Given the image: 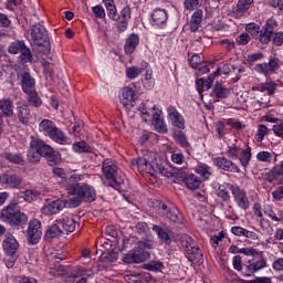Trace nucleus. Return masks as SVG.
Segmentation results:
<instances>
[{"label":"nucleus","instance_id":"f257e3e1","mask_svg":"<svg viewBox=\"0 0 283 283\" xmlns=\"http://www.w3.org/2000/svg\"><path fill=\"white\" fill-rule=\"evenodd\" d=\"M107 12V17L115 23V29L118 34L127 32L129 28V21H132V7L129 4L124 6L119 11L116 9V2L114 0H102Z\"/></svg>","mask_w":283,"mask_h":283},{"label":"nucleus","instance_id":"f03ea898","mask_svg":"<svg viewBox=\"0 0 283 283\" xmlns=\"http://www.w3.org/2000/svg\"><path fill=\"white\" fill-rule=\"evenodd\" d=\"M277 30V20L270 18L262 25L260 35L261 45H269L270 43L274 48H282L283 45V31Z\"/></svg>","mask_w":283,"mask_h":283},{"label":"nucleus","instance_id":"7ed1b4c3","mask_svg":"<svg viewBox=\"0 0 283 283\" xmlns=\"http://www.w3.org/2000/svg\"><path fill=\"white\" fill-rule=\"evenodd\" d=\"M28 40L35 48H43L42 54L50 53V36L48 29L41 23L32 24L28 30Z\"/></svg>","mask_w":283,"mask_h":283},{"label":"nucleus","instance_id":"20e7f679","mask_svg":"<svg viewBox=\"0 0 283 283\" xmlns=\"http://www.w3.org/2000/svg\"><path fill=\"white\" fill-rule=\"evenodd\" d=\"M180 244L186 251V256L192 264H202L205 262V254L202 249L198 245V242L188 234H185L180 239Z\"/></svg>","mask_w":283,"mask_h":283},{"label":"nucleus","instance_id":"39448f33","mask_svg":"<svg viewBox=\"0 0 283 283\" xmlns=\"http://www.w3.org/2000/svg\"><path fill=\"white\" fill-rule=\"evenodd\" d=\"M151 247L150 241L139 242L135 250L123 255L122 262H124V264H140L147 262L151 256V253H149Z\"/></svg>","mask_w":283,"mask_h":283},{"label":"nucleus","instance_id":"423d86ee","mask_svg":"<svg viewBox=\"0 0 283 283\" xmlns=\"http://www.w3.org/2000/svg\"><path fill=\"white\" fill-rule=\"evenodd\" d=\"M130 165L137 167L139 174H149L150 176H154V174L158 171L161 176L169 177V170H167L163 164L156 163V159L149 161L145 157H138L132 159Z\"/></svg>","mask_w":283,"mask_h":283},{"label":"nucleus","instance_id":"0eeeda50","mask_svg":"<svg viewBox=\"0 0 283 283\" xmlns=\"http://www.w3.org/2000/svg\"><path fill=\"white\" fill-rule=\"evenodd\" d=\"M1 216L13 229H23L28 224V214L17 210V203L7 206Z\"/></svg>","mask_w":283,"mask_h":283},{"label":"nucleus","instance_id":"6e6552de","mask_svg":"<svg viewBox=\"0 0 283 283\" xmlns=\"http://www.w3.org/2000/svg\"><path fill=\"white\" fill-rule=\"evenodd\" d=\"M251 146H247L245 149L242 148L240 144H232L228 146L226 150V156L230 158V160H239L241 167L247 169L251 163V158H253V154L251 153Z\"/></svg>","mask_w":283,"mask_h":283},{"label":"nucleus","instance_id":"1a4fd4ad","mask_svg":"<svg viewBox=\"0 0 283 283\" xmlns=\"http://www.w3.org/2000/svg\"><path fill=\"white\" fill-rule=\"evenodd\" d=\"M31 147L40 154L41 158H45L51 165H59L61 159L59 155L54 151V148L45 143L43 139L31 137Z\"/></svg>","mask_w":283,"mask_h":283},{"label":"nucleus","instance_id":"9d476101","mask_svg":"<svg viewBox=\"0 0 283 283\" xmlns=\"http://www.w3.org/2000/svg\"><path fill=\"white\" fill-rule=\"evenodd\" d=\"M69 196H78L83 202H94L96 200V189L87 184H69L66 185Z\"/></svg>","mask_w":283,"mask_h":283},{"label":"nucleus","instance_id":"9b49d317","mask_svg":"<svg viewBox=\"0 0 283 283\" xmlns=\"http://www.w3.org/2000/svg\"><path fill=\"white\" fill-rule=\"evenodd\" d=\"M102 171L106 178V180H103L104 187H112L115 191H120V181L116 180V174L118 172L116 164L109 159L104 160Z\"/></svg>","mask_w":283,"mask_h":283},{"label":"nucleus","instance_id":"f8f14e48","mask_svg":"<svg viewBox=\"0 0 283 283\" xmlns=\"http://www.w3.org/2000/svg\"><path fill=\"white\" fill-rule=\"evenodd\" d=\"M15 72L19 85L24 94L32 90H36V80L32 76V73H30L29 67L19 66Z\"/></svg>","mask_w":283,"mask_h":283},{"label":"nucleus","instance_id":"ddd939ff","mask_svg":"<svg viewBox=\"0 0 283 283\" xmlns=\"http://www.w3.org/2000/svg\"><path fill=\"white\" fill-rule=\"evenodd\" d=\"M227 187L231 191L232 198L237 207H239V209H242L243 211H248V209L251 207V201H249V196L247 195L244 189L233 184H227Z\"/></svg>","mask_w":283,"mask_h":283},{"label":"nucleus","instance_id":"4468645a","mask_svg":"<svg viewBox=\"0 0 283 283\" xmlns=\"http://www.w3.org/2000/svg\"><path fill=\"white\" fill-rule=\"evenodd\" d=\"M43 235V228L39 219H33L29 221L27 230V241L29 244H39Z\"/></svg>","mask_w":283,"mask_h":283},{"label":"nucleus","instance_id":"2eb2a0df","mask_svg":"<svg viewBox=\"0 0 283 283\" xmlns=\"http://www.w3.org/2000/svg\"><path fill=\"white\" fill-rule=\"evenodd\" d=\"M280 71V59L275 56H270L269 62L256 64L254 66V72L258 74H263V76H272V74H277Z\"/></svg>","mask_w":283,"mask_h":283},{"label":"nucleus","instance_id":"dca6fc26","mask_svg":"<svg viewBox=\"0 0 283 283\" xmlns=\"http://www.w3.org/2000/svg\"><path fill=\"white\" fill-rule=\"evenodd\" d=\"M214 167L230 174H240V167L233 160L222 156L212 159Z\"/></svg>","mask_w":283,"mask_h":283},{"label":"nucleus","instance_id":"f3484780","mask_svg":"<svg viewBox=\"0 0 283 283\" xmlns=\"http://www.w3.org/2000/svg\"><path fill=\"white\" fill-rule=\"evenodd\" d=\"M159 213L175 224L182 222V214H180V210H178V208H169V206L164 202H159Z\"/></svg>","mask_w":283,"mask_h":283},{"label":"nucleus","instance_id":"a211bd4d","mask_svg":"<svg viewBox=\"0 0 283 283\" xmlns=\"http://www.w3.org/2000/svg\"><path fill=\"white\" fill-rule=\"evenodd\" d=\"M119 103L123 104V107L126 109H132L136 105V91L129 86H125L119 92Z\"/></svg>","mask_w":283,"mask_h":283},{"label":"nucleus","instance_id":"6ab92c4d","mask_svg":"<svg viewBox=\"0 0 283 283\" xmlns=\"http://www.w3.org/2000/svg\"><path fill=\"white\" fill-rule=\"evenodd\" d=\"M23 180L21 176L12 172H4L0 175V185L2 187H9V189H21Z\"/></svg>","mask_w":283,"mask_h":283},{"label":"nucleus","instance_id":"aec40b11","mask_svg":"<svg viewBox=\"0 0 283 283\" xmlns=\"http://www.w3.org/2000/svg\"><path fill=\"white\" fill-rule=\"evenodd\" d=\"M56 222L60 229H62V233H66V235H70V233H74V231H76V221L72 214H62Z\"/></svg>","mask_w":283,"mask_h":283},{"label":"nucleus","instance_id":"412c9836","mask_svg":"<svg viewBox=\"0 0 283 283\" xmlns=\"http://www.w3.org/2000/svg\"><path fill=\"white\" fill-rule=\"evenodd\" d=\"M169 13L165 9L157 8L150 14V25L155 28H165L167 25Z\"/></svg>","mask_w":283,"mask_h":283},{"label":"nucleus","instance_id":"4be33fe9","mask_svg":"<svg viewBox=\"0 0 283 283\" xmlns=\"http://www.w3.org/2000/svg\"><path fill=\"white\" fill-rule=\"evenodd\" d=\"M166 112L172 127H177V129H185V117L180 114V112H178L176 106H168Z\"/></svg>","mask_w":283,"mask_h":283},{"label":"nucleus","instance_id":"5701e85b","mask_svg":"<svg viewBox=\"0 0 283 283\" xmlns=\"http://www.w3.org/2000/svg\"><path fill=\"white\" fill-rule=\"evenodd\" d=\"M6 255H19V241L12 234H7L2 242Z\"/></svg>","mask_w":283,"mask_h":283},{"label":"nucleus","instance_id":"b1692460","mask_svg":"<svg viewBox=\"0 0 283 283\" xmlns=\"http://www.w3.org/2000/svg\"><path fill=\"white\" fill-rule=\"evenodd\" d=\"M65 205L66 202L63 199L54 200L43 206L42 213H44V216H55V213H60V211L65 209Z\"/></svg>","mask_w":283,"mask_h":283},{"label":"nucleus","instance_id":"393cba45","mask_svg":"<svg viewBox=\"0 0 283 283\" xmlns=\"http://www.w3.org/2000/svg\"><path fill=\"white\" fill-rule=\"evenodd\" d=\"M151 231L156 233L161 244H166V247H169L171 244L172 240L171 235L169 234L171 230H169V228H163L158 224H151Z\"/></svg>","mask_w":283,"mask_h":283},{"label":"nucleus","instance_id":"a878e982","mask_svg":"<svg viewBox=\"0 0 283 283\" xmlns=\"http://www.w3.org/2000/svg\"><path fill=\"white\" fill-rule=\"evenodd\" d=\"M138 45H140V35L136 33H130L125 40V54H127V56H130V54H134L136 52V48H138Z\"/></svg>","mask_w":283,"mask_h":283},{"label":"nucleus","instance_id":"bb28decb","mask_svg":"<svg viewBox=\"0 0 283 283\" xmlns=\"http://www.w3.org/2000/svg\"><path fill=\"white\" fill-rule=\"evenodd\" d=\"M210 96L212 98H218V99L229 98V96H231V88H227L222 83L217 82L212 86V92Z\"/></svg>","mask_w":283,"mask_h":283},{"label":"nucleus","instance_id":"cd10ccee","mask_svg":"<svg viewBox=\"0 0 283 283\" xmlns=\"http://www.w3.org/2000/svg\"><path fill=\"white\" fill-rule=\"evenodd\" d=\"M195 174L200 176V179L203 180V182H207V180H210L211 176H213V170L211 169V166L205 163H198L195 167Z\"/></svg>","mask_w":283,"mask_h":283},{"label":"nucleus","instance_id":"c85d7f7f","mask_svg":"<svg viewBox=\"0 0 283 283\" xmlns=\"http://www.w3.org/2000/svg\"><path fill=\"white\" fill-rule=\"evenodd\" d=\"M17 116L21 125H30V120H32V114L30 113V107L28 105L18 106Z\"/></svg>","mask_w":283,"mask_h":283},{"label":"nucleus","instance_id":"c756f323","mask_svg":"<svg viewBox=\"0 0 283 283\" xmlns=\"http://www.w3.org/2000/svg\"><path fill=\"white\" fill-rule=\"evenodd\" d=\"M252 3L253 0H239L237 6L232 9V14H234L237 19L240 17H244V14H247V11L250 10Z\"/></svg>","mask_w":283,"mask_h":283},{"label":"nucleus","instance_id":"7c9ffc66","mask_svg":"<svg viewBox=\"0 0 283 283\" xmlns=\"http://www.w3.org/2000/svg\"><path fill=\"white\" fill-rule=\"evenodd\" d=\"M0 112L1 116L12 118V116H14V104L12 103V99H0Z\"/></svg>","mask_w":283,"mask_h":283},{"label":"nucleus","instance_id":"2f4dec72","mask_svg":"<svg viewBox=\"0 0 283 283\" xmlns=\"http://www.w3.org/2000/svg\"><path fill=\"white\" fill-rule=\"evenodd\" d=\"M266 123H273L276 124L272 127V132L277 138H282L283 140V119L280 120L277 117H273V115H266L265 116Z\"/></svg>","mask_w":283,"mask_h":283},{"label":"nucleus","instance_id":"473e14b6","mask_svg":"<svg viewBox=\"0 0 283 283\" xmlns=\"http://www.w3.org/2000/svg\"><path fill=\"white\" fill-rule=\"evenodd\" d=\"M202 10L197 9L191 18H190V22H189V30L190 32H198V30H200V25L202 24Z\"/></svg>","mask_w":283,"mask_h":283},{"label":"nucleus","instance_id":"72a5a7b5","mask_svg":"<svg viewBox=\"0 0 283 283\" xmlns=\"http://www.w3.org/2000/svg\"><path fill=\"white\" fill-rule=\"evenodd\" d=\"M184 182L190 191H196L202 185V179L195 174L186 175Z\"/></svg>","mask_w":283,"mask_h":283},{"label":"nucleus","instance_id":"f704fd0d","mask_svg":"<svg viewBox=\"0 0 283 283\" xmlns=\"http://www.w3.org/2000/svg\"><path fill=\"white\" fill-rule=\"evenodd\" d=\"M72 149L74 154H92L94 151V147L90 146L85 140L75 142L72 145Z\"/></svg>","mask_w":283,"mask_h":283},{"label":"nucleus","instance_id":"c9c22d12","mask_svg":"<svg viewBox=\"0 0 283 283\" xmlns=\"http://www.w3.org/2000/svg\"><path fill=\"white\" fill-rule=\"evenodd\" d=\"M24 94L27 95V101L31 107H41V105H43V99H41V96H39L36 88H33Z\"/></svg>","mask_w":283,"mask_h":283},{"label":"nucleus","instance_id":"e433bc0d","mask_svg":"<svg viewBox=\"0 0 283 283\" xmlns=\"http://www.w3.org/2000/svg\"><path fill=\"white\" fill-rule=\"evenodd\" d=\"M49 138H51V140L57 145H67V136H65V133H63V130L56 126L52 134L49 135Z\"/></svg>","mask_w":283,"mask_h":283},{"label":"nucleus","instance_id":"4c0bfd02","mask_svg":"<svg viewBox=\"0 0 283 283\" xmlns=\"http://www.w3.org/2000/svg\"><path fill=\"white\" fill-rule=\"evenodd\" d=\"M174 140L180 145L184 149H189L191 147V144L189 143V139L187 138V134L182 130H175L174 132Z\"/></svg>","mask_w":283,"mask_h":283},{"label":"nucleus","instance_id":"58836bf2","mask_svg":"<svg viewBox=\"0 0 283 283\" xmlns=\"http://www.w3.org/2000/svg\"><path fill=\"white\" fill-rule=\"evenodd\" d=\"M245 32L252 36V39H255L260 43V36L262 34V27L260 24L250 22L245 25Z\"/></svg>","mask_w":283,"mask_h":283},{"label":"nucleus","instance_id":"ea45409f","mask_svg":"<svg viewBox=\"0 0 283 283\" xmlns=\"http://www.w3.org/2000/svg\"><path fill=\"white\" fill-rule=\"evenodd\" d=\"M56 124L51 119H43L39 125V130L44 134V136H49L55 130Z\"/></svg>","mask_w":283,"mask_h":283},{"label":"nucleus","instance_id":"a19ab883","mask_svg":"<svg viewBox=\"0 0 283 283\" xmlns=\"http://www.w3.org/2000/svg\"><path fill=\"white\" fill-rule=\"evenodd\" d=\"M280 176H283V161H281L280 165L274 166L268 174H266V181L268 182H275L280 178Z\"/></svg>","mask_w":283,"mask_h":283},{"label":"nucleus","instance_id":"79ce46f5","mask_svg":"<svg viewBox=\"0 0 283 283\" xmlns=\"http://www.w3.org/2000/svg\"><path fill=\"white\" fill-rule=\"evenodd\" d=\"M229 191L231 190L227 184H217V196L222 200V202H231V193H229Z\"/></svg>","mask_w":283,"mask_h":283},{"label":"nucleus","instance_id":"37998d69","mask_svg":"<svg viewBox=\"0 0 283 283\" xmlns=\"http://www.w3.org/2000/svg\"><path fill=\"white\" fill-rule=\"evenodd\" d=\"M144 90H154L156 85V80L154 78V71L151 69L147 70L144 75V80H142Z\"/></svg>","mask_w":283,"mask_h":283},{"label":"nucleus","instance_id":"c03bdc74","mask_svg":"<svg viewBox=\"0 0 283 283\" xmlns=\"http://www.w3.org/2000/svg\"><path fill=\"white\" fill-rule=\"evenodd\" d=\"M27 160L31 165H36L41 163V155L39 154V151H36V149L32 147V142H30L29 144V149L27 151Z\"/></svg>","mask_w":283,"mask_h":283},{"label":"nucleus","instance_id":"a18cd8bd","mask_svg":"<svg viewBox=\"0 0 283 283\" xmlns=\"http://www.w3.org/2000/svg\"><path fill=\"white\" fill-rule=\"evenodd\" d=\"M61 235H64L63 230L61 229V226H59V222L55 221L54 224L49 227V229L45 232V238H50L51 240L54 238H61Z\"/></svg>","mask_w":283,"mask_h":283},{"label":"nucleus","instance_id":"49530a36","mask_svg":"<svg viewBox=\"0 0 283 283\" xmlns=\"http://www.w3.org/2000/svg\"><path fill=\"white\" fill-rule=\"evenodd\" d=\"M6 160H9V163H13V165H21V167H25V159L21 154H14V153H4Z\"/></svg>","mask_w":283,"mask_h":283},{"label":"nucleus","instance_id":"de8ad7c7","mask_svg":"<svg viewBox=\"0 0 283 283\" xmlns=\"http://www.w3.org/2000/svg\"><path fill=\"white\" fill-rule=\"evenodd\" d=\"M27 44L25 41H15L12 42L9 48H8V52L9 54H21L23 52V50L25 49Z\"/></svg>","mask_w":283,"mask_h":283},{"label":"nucleus","instance_id":"09e8293b","mask_svg":"<svg viewBox=\"0 0 283 283\" xmlns=\"http://www.w3.org/2000/svg\"><path fill=\"white\" fill-rule=\"evenodd\" d=\"M214 132L216 138H218V140H222V138L227 136V122H217Z\"/></svg>","mask_w":283,"mask_h":283},{"label":"nucleus","instance_id":"8fccbe9b","mask_svg":"<svg viewBox=\"0 0 283 283\" xmlns=\"http://www.w3.org/2000/svg\"><path fill=\"white\" fill-rule=\"evenodd\" d=\"M213 81H216V76L210 75L207 80L200 78L197 81V85L202 87L203 92H209L211 87H213Z\"/></svg>","mask_w":283,"mask_h":283},{"label":"nucleus","instance_id":"3c124183","mask_svg":"<svg viewBox=\"0 0 283 283\" xmlns=\"http://www.w3.org/2000/svg\"><path fill=\"white\" fill-rule=\"evenodd\" d=\"M23 193L25 202H34L41 198V191L36 189H27Z\"/></svg>","mask_w":283,"mask_h":283},{"label":"nucleus","instance_id":"603ef678","mask_svg":"<svg viewBox=\"0 0 283 283\" xmlns=\"http://www.w3.org/2000/svg\"><path fill=\"white\" fill-rule=\"evenodd\" d=\"M263 212L270 218L273 222H282L283 220V212L281 211L279 213L280 217L275 216V211H273V208L271 206H265L263 209Z\"/></svg>","mask_w":283,"mask_h":283},{"label":"nucleus","instance_id":"864d4df0","mask_svg":"<svg viewBox=\"0 0 283 283\" xmlns=\"http://www.w3.org/2000/svg\"><path fill=\"white\" fill-rule=\"evenodd\" d=\"M144 269L146 271H154L156 273L158 271H163L165 269V264L160 261H149L148 263L144 264Z\"/></svg>","mask_w":283,"mask_h":283},{"label":"nucleus","instance_id":"5fc2aeb1","mask_svg":"<svg viewBox=\"0 0 283 283\" xmlns=\"http://www.w3.org/2000/svg\"><path fill=\"white\" fill-rule=\"evenodd\" d=\"M101 259L103 260V262H105V264H107L108 266H112V264H114V262L118 260V253L114 251L103 253Z\"/></svg>","mask_w":283,"mask_h":283},{"label":"nucleus","instance_id":"6e6d98bb","mask_svg":"<svg viewBox=\"0 0 283 283\" xmlns=\"http://www.w3.org/2000/svg\"><path fill=\"white\" fill-rule=\"evenodd\" d=\"M20 62L25 64V63H32V51L30 50V48L24 46V49L22 50V52H20Z\"/></svg>","mask_w":283,"mask_h":283},{"label":"nucleus","instance_id":"4d7b16f0","mask_svg":"<svg viewBox=\"0 0 283 283\" xmlns=\"http://www.w3.org/2000/svg\"><path fill=\"white\" fill-rule=\"evenodd\" d=\"M268 134H269V128L266 127V125L260 124L256 129L255 140L258 143H262V140H264V136H266Z\"/></svg>","mask_w":283,"mask_h":283},{"label":"nucleus","instance_id":"13d9d810","mask_svg":"<svg viewBox=\"0 0 283 283\" xmlns=\"http://www.w3.org/2000/svg\"><path fill=\"white\" fill-rule=\"evenodd\" d=\"M151 125H154L158 134H167V132H169V128H167V124L165 123V118L157 119V122H153Z\"/></svg>","mask_w":283,"mask_h":283},{"label":"nucleus","instance_id":"bf43d9fd","mask_svg":"<svg viewBox=\"0 0 283 283\" xmlns=\"http://www.w3.org/2000/svg\"><path fill=\"white\" fill-rule=\"evenodd\" d=\"M277 90V84L273 81L263 83V94L266 92L268 96H273Z\"/></svg>","mask_w":283,"mask_h":283},{"label":"nucleus","instance_id":"052dcab7","mask_svg":"<svg viewBox=\"0 0 283 283\" xmlns=\"http://www.w3.org/2000/svg\"><path fill=\"white\" fill-rule=\"evenodd\" d=\"M256 160L259 163H271L273 155L270 151L261 150L256 154Z\"/></svg>","mask_w":283,"mask_h":283},{"label":"nucleus","instance_id":"680f3d73","mask_svg":"<svg viewBox=\"0 0 283 283\" xmlns=\"http://www.w3.org/2000/svg\"><path fill=\"white\" fill-rule=\"evenodd\" d=\"M226 125L232 127V129H235L237 132H240V129H244V127H247L242 122L234 118L226 119Z\"/></svg>","mask_w":283,"mask_h":283},{"label":"nucleus","instance_id":"e2e57ef3","mask_svg":"<svg viewBox=\"0 0 283 283\" xmlns=\"http://www.w3.org/2000/svg\"><path fill=\"white\" fill-rule=\"evenodd\" d=\"M226 280L229 283H247V282H249V281L240 279V276H238V274L233 270L228 271V275L226 276Z\"/></svg>","mask_w":283,"mask_h":283},{"label":"nucleus","instance_id":"0e129e2a","mask_svg":"<svg viewBox=\"0 0 283 283\" xmlns=\"http://www.w3.org/2000/svg\"><path fill=\"white\" fill-rule=\"evenodd\" d=\"M140 74L142 73L138 66H130L126 69V76L130 81H134V78H138Z\"/></svg>","mask_w":283,"mask_h":283},{"label":"nucleus","instance_id":"69168bd1","mask_svg":"<svg viewBox=\"0 0 283 283\" xmlns=\"http://www.w3.org/2000/svg\"><path fill=\"white\" fill-rule=\"evenodd\" d=\"M254 273H258V271L255 270V265L251 262L244 265L243 270H241V275H243V277H251Z\"/></svg>","mask_w":283,"mask_h":283},{"label":"nucleus","instance_id":"338daca9","mask_svg":"<svg viewBox=\"0 0 283 283\" xmlns=\"http://www.w3.org/2000/svg\"><path fill=\"white\" fill-rule=\"evenodd\" d=\"M3 262L7 269H12L14 264H17V260H19V254H6Z\"/></svg>","mask_w":283,"mask_h":283},{"label":"nucleus","instance_id":"774afa93","mask_svg":"<svg viewBox=\"0 0 283 283\" xmlns=\"http://www.w3.org/2000/svg\"><path fill=\"white\" fill-rule=\"evenodd\" d=\"M18 283H39V281L33 276L20 275L17 276Z\"/></svg>","mask_w":283,"mask_h":283}]
</instances>
